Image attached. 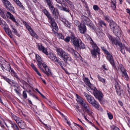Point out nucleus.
<instances>
[{
  "label": "nucleus",
  "instance_id": "f257e3e1",
  "mask_svg": "<svg viewBox=\"0 0 130 130\" xmlns=\"http://www.w3.org/2000/svg\"><path fill=\"white\" fill-rule=\"evenodd\" d=\"M108 37L109 40L111 41L113 43L116 45H118L121 47V51L123 54L125 53V49L130 53V48L127 44H124L123 46L122 43L116 39L113 38L111 36H109Z\"/></svg>",
  "mask_w": 130,
  "mask_h": 130
},
{
  "label": "nucleus",
  "instance_id": "f03ea898",
  "mask_svg": "<svg viewBox=\"0 0 130 130\" xmlns=\"http://www.w3.org/2000/svg\"><path fill=\"white\" fill-rule=\"evenodd\" d=\"M110 28L113 31V32L117 36L119 37L121 36V31L118 26L113 21L110 22Z\"/></svg>",
  "mask_w": 130,
  "mask_h": 130
},
{
  "label": "nucleus",
  "instance_id": "7ed1b4c3",
  "mask_svg": "<svg viewBox=\"0 0 130 130\" xmlns=\"http://www.w3.org/2000/svg\"><path fill=\"white\" fill-rule=\"evenodd\" d=\"M81 107L83 111L87 113L89 115L91 116L93 113L91 110L89 104L87 102L84 101L80 104Z\"/></svg>",
  "mask_w": 130,
  "mask_h": 130
},
{
  "label": "nucleus",
  "instance_id": "20e7f679",
  "mask_svg": "<svg viewBox=\"0 0 130 130\" xmlns=\"http://www.w3.org/2000/svg\"><path fill=\"white\" fill-rule=\"evenodd\" d=\"M2 1L5 6L8 10L12 12H14V8L9 1L7 0H2Z\"/></svg>",
  "mask_w": 130,
  "mask_h": 130
},
{
  "label": "nucleus",
  "instance_id": "39448f33",
  "mask_svg": "<svg viewBox=\"0 0 130 130\" xmlns=\"http://www.w3.org/2000/svg\"><path fill=\"white\" fill-rule=\"evenodd\" d=\"M71 42L73 44L75 47L78 46V44L80 41V39H78L73 35H72L70 37Z\"/></svg>",
  "mask_w": 130,
  "mask_h": 130
},
{
  "label": "nucleus",
  "instance_id": "423d86ee",
  "mask_svg": "<svg viewBox=\"0 0 130 130\" xmlns=\"http://www.w3.org/2000/svg\"><path fill=\"white\" fill-rule=\"evenodd\" d=\"M23 23L25 25L26 28L30 32L31 35L36 38H38V36L34 32L33 30L30 27V26L27 24L26 22L23 21Z\"/></svg>",
  "mask_w": 130,
  "mask_h": 130
},
{
  "label": "nucleus",
  "instance_id": "0eeeda50",
  "mask_svg": "<svg viewBox=\"0 0 130 130\" xmlns=\"http://www.w3.org/2000/svg\"><path fill=\"white\" fill-rule=\"evenodd\" d=\"M84 94L86 98V99L88 102L91 104L95 100L94 98L92 97L90 95L88 94L86 92H84Z\"/></svg>",
  "mask_w": 130,
  "mask_h": 130
},
{
  "label": "nucleus",
  "instance_id": "6e6552de",
  "mask_svg": "<svg viewBox=\"0 0 130 130\" xmlns=\"http://www.w3.org/2000/svg\"><path fill=\"white\" fill-rule=\"evenodd\" d=\"M62 58L66 63H67L68 61H70L71 60L70 55L66 53Z\"/></svg>",
  "mask_w": 130,
  "mask_h": 130
},
{
  "label": "nucleus",
  "instance_id": "1a4fd4ad",
  "mask_svg": "<svg viewBox=\"0 0 130 130\" xmlns=\"http://www.w3.org/2000/svg\"><path fill=\"white\" fill-rule=\"evenodd\" d=\"M94 95L100 102L103 97L102 93L100 91H97L94 94Z\"/></svg>",
  "mask_w": 130,
  "mask_h": 130
},
{
  "label": "nucleus",
  "instance_id": "9d476101",
  "mask_svg": "<svg viewBox=\"0 0 130 130\" xmlns=\"http://www.w3.org/2000/svg\"><path fill=\"white\" fill-rule=\"evenodd\" d=\"M85 82L87 85L91 90H95V89H96L95 87H93V86L91 84L89 79L87 78H85Z\"/></svg>",
  "mask_w": 130,
  "mask_h": 130
},
{
  "label": "nucleus",
  "instance_id": "9b49d317",
  "mask_svg": "<svg viewBox=\"0 0 130 130\" xmlns=\"http://www.w3.org/2000/svg\"><path fill=\"white\" fill-rule=\"evenodd\" d=\"M80 32L82 34H84L86 31V26L82 24H80L78 26Z\"/></svg>",
  "mask_w": 130,
  "mask_h": 130
},
{
  "label": "nucleus",
  "instance_id": "f8f14e48",
  "mask_svg": "<svg viewBox=\"0 0 130 130\" xmlns=\"http://www.w3.org/2000/svg\"><path fill=\"white\" fill-rule=\"evenodd\" d=\"M50 20V22L51 23V25L53 28L56 30H58V28L57 27V25L55 22L54 20L52 18L49 19Z\"/></svg>",
  "mask_w": 130,
  "mask_h": 130
},
{
  "label": "nucleus",
  "instance_id": "ddd939ff",
  "mask_svg": "<svg viewBox=\"0 0 130 130\" xmlns=\"http://www.w3.org/2000/svg\"><path fill=\"white\" fill-rule=\"evenodd\" d=\"M57 52L58 55L61 58L63 57L64 55L66 53V52L61 48L58 49L57 50Z\"/></svg>",
  "mask_w": 130,
  "mask_h": 130
},
{
  "label": "nucleus",
  "instance_id": "4468645a",
  "mask_svg": "<svg viewBox=\"0 0 130 130\" xmlns=\"http://www.w3.org/2000/svg\"><path fill=\"white\" fill-rule=\"evenodd\" d=\"M56 6L60 10H63L66 12L70 13V10L69 9L66 7H63L62 5L59 6L58 4H57Z\"/></svg>",
  "mask_w": 130,
  "mask_h": 130
},
{
  "label": "nucleus",
  "instance_id": "2eb2a0df",
  "mask_svg": "<svg viewBox=\"0 0 130 130\" xmlns=\"http://www.w3.org/2000/svg\"><path fill=\"white\" fill-rule=\"evenodd\" d=\"M91 41L90 43L91 44L92 47L93 48V49H94V50H96V51L98 52V53L99 54H100V53L99 52V49L96 46V44L94 43L92 39H91Z\"/></svg>",
  "mask_w": 130,
  "mask_h": 130
},
{
  "label": "nucleus",
  "instance_id": "dca6fc26",
  "mask_svg": "<svg viewBox=\"0 0 130 130\" xmlns=\"http://www.w3.org/2000/svg\"><path fill=\"white\" fill-rule=\"evenodd\" d=\"M6 15L8 18H9L11 20L17 23L14 17L10 12H7L6 14Z\"/></svg>",
  "mask_w": 130,
  "mask_h": 130
},
{
  "label": "nucleus",
  "instance_id": "f3484780",
  "mask_svg": "<svg viewBox=\"0 0 130 130\" xmlns=\"http://www.w3.org/2000/svg\"><path fill=\"white\" fill-rule=\"evenodd\" d=\"M6 15L8 18H9L11 20L17 23L14 17L10 12H7L6 14Z\"/></svg>",
  "mask_w": 130,
  "mask_h": 130
},
{
  "label": "nucleus",
  "instance_id": "a211bd4d",
  "mask_svg": "<svg viewBox=\"0 0 130 130\" xmlns=\"http://www.w3.org/2000/svg\"><path fill=\"white\" fill-rule=\"evenodd\" d=\"M107 58L111 64L113 65L114 64V62L112 56L110 54H108L107 56Z\"/></svg>",
  "mask_w": 130,
  "mask_h": 130
},
{
  "label": "nucleus",
  "instance_id": "6ab92c4d",
  "mask_svg": "<svg viewBox=\"0 0 130 130\" xmlns=\"http://www.w3.org/2000/svg\"><path fill=\"white\" fill-rule=\"evenodd\" d=\"M13 0L14 2L17 4V5L19 6L21 8L23 9V10H24V7L19 0Z\"/></svg>",
  "mask_w": 130,
  "mask_h": 130
},
{
  "label": "nucleus",
  "instance_id": "aec40b11",
  "mask_svg": "<svg viewBox=\"0 0 130 130\" xmlns=\"http://www.w3.org/2000/svg\"><path fill=\"white\" fill-rule=\"evenodd\" d=\"M45 69L46 72L42 69H41V70H42L44 73L47 76H48L49 75L50 73L51 74V71L47 67H46L45 68Z\"/></svg>",
  "mask_w": 130,
  "mask_h": 130
},
{
  "label": "nucleus",
  "instance_id": "412c9836",
  "mask_svg": "<svg viewBox=\"0 0 130 130\" xmlns=\"http://www.w3.org/2000/svg\"><path fill=\"white\" fill-rule=\"evenodd\" d=\"M115 87L116 90V92L117 93L120 91V86L118 82L115 81Z\"/></svg>",
  "mask_w": 130,
  "mask_h": 130
},
{
  "label": "nucleus",
  "instance_id": "4be33fe9",
  "mask_svg": "<svg viewBox=\"0 0 130 130\" xmlns=\"http://www.w3.org/2000/svg\"><path fill=\"white\" fill-rule=\"evenodd\" d=\"M76 95L77 98L76 99L77 101L80 104L84 101L83 100V99L77 94H76Z\"/></svg>",
  "mask_w": 130,
  "mask_h": 130
},
{
  "label": "nucleus",
  "instance_id": "5701e85b",
  "mask_svg": "<svg viewBox=\"0 0 130 130\" xmlns=\"http://www.w3.org/2000/svg\"><path fill=\"white\" fill-rule=\"evenodd\" d=\"M19 122H18L17 123L19 127L22 129H24L25 127V123L24 122L21 120V121H20Z\"/></svg>",
  "mask_w": 130,
  "mask_h": 130
},
{
  "label": "nucleus",
  "instance_id": "b1692460",
  "mask_svg": "<svg viewBox=\"0 0 130 130\" xmlns=\"http://www.w3.org/2000/svg\"><path fill=\"white\" fill-rule=\"evenodd\" d=\"M5 125L8 127H10L9 129H10L11 128V127L13 128H14L15 129H16V128H17L18 127L17 125L15 124L14 123L13 124L11 125H10V124H9L8 125L6 123Z\"/></svg>",
  "mask_w": 130,
  "mask_h": 130
},
{
  "label": "nucleus",
  "instance_id": "393cba45",
  "mask_svg": "<svg viewBox=\"0 0 130 130\" xmlns=\"http://www.w3.org/2000/svg\"><path fill=\"white\" fill-rule=\"evenodd\" d=\"M91 104H92L93 106L96 108H99L100 106L99 104L95 100L94 101L92 102Z\"/></svg>",
  "mask_w": 130,
  "mask_h": 130
},
{
  "label": "nucleus",
  "instance_id": "a878e982",
  "mask_svg": "<svg viewBox=\"0 0 130 130\" xmlns=\"http://www.w3.org/2000/svg\"><path fill=\"white\" fill-rule=\"evenodd\" d=\"M12 116L13 118H14V119L16 121L17 123L18 122H20V121H21V119L15 115L13 114H12Z\"/></svg>",
  "mask_w": 130,
  "mask_h": 130
},
{
  "label": "nucleus",
  "instance_id": "bb28decb",
  "mask_svg": "<svg viewBox=\"0 0 130 130\" xmlns=\"http://www.w3.org/2000/svg\"><path fill=\"white\" fill-rule=\"evenodd\" d=\"M78 46H77V47L79 48L80 49H84L85 48V45L84 43H82V41L80 40L79 43L78 44Z\"/></svg>",
  "mask_w": 130,
  "mask_h": 130
},
{
  "label": "nucleus",
  "instance_id": "cd10ccee",
  "mask_svg": "<svg viewBox=\"0 0 130 130\" xmlns=\"http://www.w3.org/2000/svg\"><path fill=\"white\" fill-rule=\"evenodd\" d=\"M43 12L46 15L49 20L52 18L47 11L46 9L43 10Z\"/></svg>",
  "mask_w": 130,
  "mask_h": 130
},
{
  "label": "nucleus",
  "instance_id": "c85d7f7f",
  "mask_svg": "<svg viewBox=\"0 0 130 130\" xmlns=\"http://www.w3.org/2000/svg\"><path fill=\"white\" fill-rule=\"evenodd\" d=\"M31 66L32 67V68L36 72L37 74L39 76H41V75L40 73L38 71L37 69L35 67L34 64L32 63H31Z\"/></svg>",
  "mask_w": 130,
  "mask_h": 130
},
{
  "label": "nucleus",
  "instance_id": "c756f323",
  "mask_svg": "<svg viewBox=\"0 0 130 130\" xmlns=\"http://www.w3.org/2000/svg\"><path fill=\"white\" fill-rule=\"evenodd\" d=\"M11 26L12 27L13 30H12V31L14 32L16 35L18 36V34L17 32V31L16 29L15 28L14 26L13 25H11Z\"/></svg>",
  "mask_w": 130,
  "mask_h": 130
},
{
  "label": "nucleus",
  "instance_id": "7c9ffc66",
  "mask_svg": "<svg viewBox=\"0 0 130 130\" xmlns=\"http://www.w3.org/2000/svg\"><path fill=\"white\" fill-rule=\"evenodd\" d=\"M119 67L121 71L122 72L123 74L126 72L125 70L122 65L121 64H120Z\"/></svg>",
  "mask_w": 130,
  "mask_h": 130
},
{
  "label": "nucleus",
  "instance_id": "2f4dec72",
  "mask_svg": "<svg viewBox=\"0 0 130 130\" xmlns=\"http://www.w3.org/2000/svg\"><path fill=\"white\" fill-rule=\"evenodd\" d=\"M36 59L37 60V61L38 62L39 64L40 65H41L42 64V62L41 61V59L40 57L39 56H37L36 55Z\"/></svg>",
  "mask_w": 130,
  "mask_h": 130
},
{
  "label": "nucleus",
  "instance_id": "473e14b6",
  "mask_svg": "<svg viewBox=\"0 0 130 130\" xmlns=\"http://www.w3.org/2000/svg\"><path fill=\"white\" fill-rule=\"evenodd\" d=\"M97 77L99 81L103 83H105V80L100 76L99 75H98Z\"/></svg>",
  "mask_w": 130,
  "mask_h": 130
},
{
  "label": "nucleus",
  "instance_id": "72a5a7b5",
  "mask_svg": "<svg viewBox=\"0 0 130 130\" xmlns=\"http://www.w3.org/2000/svg\"><path fill=\"white\" fill-rule=\"evenodd\" d=\"M38 46L39 50L42 51L45 48L41 44L38 45Z\"/></svg>",
  "mask_w": 130,
  "mask_h": 130
},
{
  "label": "nucleus",
  "instance_id": "f704fd0d",
  "mask_svg": "<svg viewBox=\"0 0 130 130\" xmlns=\"http://www.w3.org/2000/svg\"><path fill=\"white\" fill-rule=\"evenodd\" d=\"M96 53L98 52L96 51V50H94L93 49L91 51V53L94 56H96Z\"/></svg>",
  "mask_w": 130,
  "mask_h": 130
},
{
  "label": "nucleus",
  "instance_id": "c9c22d12",
  "mask_svg": "<svg viewBox=\"0 0 130 130\" xmlns=\"http://www.w3.org/2000/svg\"><path fill=\"white\" fill-rule=\"evenodd\" d=\"M51 10L52 11V14H53L54 15L56 16V11L55 9L53 7H51V8H50Z\"/></svg>",
  "mask_w": 130,
  "mask_h": 130
},
{
  "label": "nucleus",
  "instance_id": "e433bc0d",
  "mask_svg": "<svg viewBox=\"0 0 130 130\" xmlns=\"http://www.w3.org/2000/svg\"><path fill=\"white\" fill-rule=\"evenodd\" d=\"M115 2H113L112 0H111V6L113 9H115L116 8L115 5Z\"/></svg>",
  "mask_w": 130,
  "mask_h": 130
},
{
  "label": "nucleus",
  "instance_id": "4c0bfd02",
  "mask_svg": "<svg viewBox=\"0 0 130 130\" xmlns=\"http://www.w3.org/2000/svg\"><path fill=\"white\" fill-rule=\"evenodd\" d=\"M57 34H58V37L59 38L62 39H64V37L62 34L59 33H57Z\"/></svg>",
  "mask_w": 130,
  "mask_h": 130
},
{
  "label": "nucleus",
  "instance_id": "58836bf2",
  "mask_svg": "<svg viewBox=\"0 0 130 130\" xmlns=\"http://www.w3.org/2000/svg\"><path fill=\"white\" fill-rule=\"evenodd\" d=\"M70 37L69 36H67L64 39V41L67 43H68L70 41Z\"/></svg>",
  "mask_w": 130,
  "mask_h": 130
},
{
  "label": "nucleus",
  "instance_id": "ea45409f",
  "mask_svg": "<svg viewBox=\"0 0 130 130\" xmlns=\"http://www.w3.org/2000/svg\"><path fill=\"white\" fill-rule=\"evenodd\" d=\"M51 60L53 61L56 62H58V60L57 59V58L54 55Z\"/></svg>",
  "mask_w": 130,
  "mask_h": 130
},
{
  "label": "nucleus",
  "instance_id": "a19ab883",
  "mask_svg": "<svg viewBox=\"0 0 130 130\" xmlns=\"http://www.w3.org/2000/svg\"><path fill=\"white\" fill-rule=\"evenodd\" d=\"M47 5H48L49 6L50 8H51V7H53V6L52 5V2L50 0L49 1H48V2H47Z\"/></svg>",
  "mask_w": 130,
  "mask_h": 130
},
{
  "label": "nucleus",
  "instance_id": "79ce46f5",
  "mask_svg": "<svg viewBox=\"0 0 130 130\" xmlns=\"http://www.w3.org/2000/svg\"><path fill=\"white\" fill-rule=\"evenodd\" d=\"M71 127L73 130H78L79 129V128L75 125L72 126Z\"/></svg>",
  "mask_w": 130,
  "mask_h": 130
},
{
  "label": "nucleus",
  "instance_id": "37998d69",
  "mask_svg": "<svg viewBox=\"0 0 130 130\" xmlns=\"http://www.w3.org/2000/svg\"><path fill=\"white\" fill-rule=\"evenodd\" d=\"M107 114L109 119H112L113 118L112 115L109 112L107 113Z\"/></svg>",
  "mask_w": 130,
  "mask_h": 130
},
{
  "label": "nucleus",
  "instance_id": "c03bdc74",
  "mask_svg": "<svg viewBox=\"0 0 130 130\" xmlns=\"http://www.w3.org/2000/svg\"><path fill=\"white\" fill-rule=\"evenodd\" d=\"M48 57L51 60L54 55L52 53H50L49 54H48Z\"/></svg>",
  "mask_w": 130,
  "mask_h": 130
},
{
  "label": "nucleus",
  "instance_id": "a18cd8bd",
  "mask_svg": "<svg viewBox=\"0 0 130 130\" xmlns=\"http://www.w3.org/2000/svg\"><path fill=\"white\" fill-rule=\"evenodd\" d=\"M23 96L24 98L26 99L27 97V93L25 91H24L23 93Z\"/></svg>",
  "mask_w": 130,
  "mask_h": 130
},
{
  "label": "nucleus",
  "instance_id": "49530a36",
  "mask_svg": "<svg viewBox=\"0 0 130 130\" xmlns=\"http://www.w3.org/2000/svg\"><path fill=\"white\" fill-rule=\"evenodd\" d=\"M42 52L45 54L46 55H48V53L47 52V49L46 48H45Z\"/></svg>",
  "mask_w": 130,
  "mask_h": 130
},
{
  "label": "nucleus",
  "instance_id": "de8ad7c7",
  "mask_svg": "<svg viewBox=\"0 0 130 130\" xmlns=\"http://www.w3.org/2000/svg\"><path fill=\"white\" fill-rule=\"evenodd\" d=\"M123 76L124 77L126 78V79L127 80H128V77L127 75V74L126 72L125 73H123Z\"/></svg>",
  "mask_w": 130,
  "mask_h": 130
},
{
  "label": "nucleus",
  "instance_id": "09e8293b",
  "mask_svg": "<svg viewBox=\"0 0 130 130\" xmlns=\"http://www.w3.org/2000/svg\"><path fill=\"white\" fill-rule=\"evenodd\" d=\"M93 8L94 10L96 11L99 9V7L97 5H94L93 6Z\"/></svg>",
  "mask_w": 130,
  "mask_h": 130
},
{
  "label": "nucleus",
  "instance_id": "8fccbe9b",
  "mask_svg": "<svg viewBox=\"0 0 130 130\" xmlns=\"http://www.w3.org/2000/svg\"><path fill=\"white\" fill-rule=\"evenodd\" d=\"M85 112H84L83 113H82V116L84 117L85 118V119L86 120H87V121H89L86 118V117L85 116Z\"/></svg>",
  "mask_w": 130,
  "mask_h": 130
},
{
  "label": "nucleus",
  "instance_id": "3c124183",
  "mask_svg": "<svg viewBox=\"0 0 130 130\" xmlns=\"http://www.w3.org/2000/svg\"><path fill=\"white\" fill-rule=\"evenodd\" d=\"M99 23L101 25H103L105 26H106V24L103 21L101 20L100 21H99Z\"/></svg>",
  "mask_w": 130,
  "mask_h": 130
},
{
  "label": "nucleus",
  "instance_id": "603ef678",
  "mask_svg": "<svg viewBox=\"0 0 130 130\" xmlns=\"http://www.w3.org/2000/svg\"><path fill=\"white\" fill-rule=\"evenodd\" d=\"M4 79L9 84H10V82H11L10 79L6 77H4Z\"/></svg>",
  "mask_w": 130,
  "mask_h": 130
},
{
  "label": "nucleus",
  "instance_id": "864d4df0",
  "mask_svg": "<svg viewBox=\"0 0 130 130\" xmlns=\"http://www.w3.org/2000/svg\"><path fill=\"white\" fill-rule=\"evenodd\" d=\"M79 113V114L80 115L81 114L82 115V113H83L84 111L82 110L81 109H78V111L77 112Z\"/></svg>",
  "mask_w": 130,
  "mask_h": 130
},
{
  "label": "nucleus",
  "instance_id": "5fc2aeb1",
  "mask_svg": "<svg viewBox=\"0 0 130 130\" xmlns=\"http://www.w3.org/2000/svg\"><path fill=\"white\" fill-rule=\"evenodd\" d=\"M65 1L70 5H71V6H73L72 2L70 1L69 0H65Z\"/></svg>",
  "mask_w": 130,
  "mask_h": 130
},
{
  "label": "nucleus",
  "instance_id": "6e6d98bb",
  "mask_svg": "<svg viewBox=\"0 0 130 130\" xmlns=\"http://www.w3.org/2000/svg\"><path fill=\"white\" fill-rule=\"evenodd\" d=\"M65 25L69 28H70V25L69 23L68 22H67V23H65Z\"/></svg>",
  "mask_w": 130,
  "mask_h": 130
},
{
  "label": "nucleus",
  "instance_id": "4d7b16f0",
  "mask_svg": "<svg viewBox=\"0 0 130 130\" xmlns=\"http://www.w3.org/2000/svg\"><path fill=\"white\" fill-rule=\"evenodd\" d=\"M127 87L128 89L127 90V91H128V94H129V96H130V87H129L128 84L127 85Z\"/></svg>",
  "mask_w": 130,
  "mask_h": 130
},
{
  "label": "nucleus",
  "instance_id": "13d9d810",
  "mask_svg": "<svg viewBox=\"0 0 130 130\" xmlns=\"http://www.w3.org/2000/svg\"><path fill=\"white\" fill-rule=\"evenodd\" d=\"M85 19H84V24H88V23L87 22V20H88V18L86 17H85Z\"/></svg>",
  "mask_w": 130,
  "mask_h": 130
},
{
  "label": "nucleus",
  "instance_id": "bf43d9fd",
  "mask_svg": "<svg viewBox=\"0 0 130 130\" xmlns=\"http://www.w3.org/2000/svg\"><path fill=\"white\" fill-rule=\"evenodd\" d=\"M7 34L9 35V36L10 37V38H12V35L11 31L9 32V33H8Z\"/></svg>",
  "mask_w": 130,
  "mask_h": 130
},
{
  "label": "nucleus",
  "instance_id": "052dcab7",
  "mask_svg": "<svg viewBox=\"0 0 130 130\" xmlns=\"http://www.w3.org/2000/svg\"><path fill=\"white\" fill-rule=\"evenodd\" d=\"M9 28L8 27L7 25H5V27H4V29L5 31L7 30Z\"/></svg>",
  "mask_w": 130,
  "mask_h": 130
},
{
  "label": "nucleus",
  "instance_id": "680f3d73",
  "mask_svg": "<svg viewBox=\"0 0 130 130\" xmlns=\"http://www.w3.org/2000/svg\"><path fill=\"white\" fill-rule=\"evenodd\" d=\"M112 130H120L117 127L115 126L113 128Z\"/></svg>",
  "mask_w": 130,
  "mask_h": 130
},
{
  "label": "nucleus",
  "instance_id": "e2e57ef3",
  "mask_svg": "<svg viewBox=\"0 0 130 130\" xmlns=\"http://www.w3.org/2000/svg\"><path fill=\"white\" fill-rule=\"evenodd\" d=\"M71 50L72 51H73V52L74 54L75 55H76V54L77 53V52L76 51H74L73 49H71Z\"/></svg>",
  "mask_w": 130,
  "mask_h": 130
},
{
  "label": "nucleus",
  "instance_id": "0e129e2a",
  "mask_svg": "<svg viewBox=\"0 0 130 130\" xmlns=\"http://www.w3.org/2000/svg\"><path fill=\"white\" fill-rule=\"evenodd\" d=\"M104 52L107 55V56L108 54H110L109 52L106 50H105V51Z\"/></svg>",
  "mask_w": 130,
  "mask_h": 130
},
{
  "label": "nucleus",
  "instance_id": "69168bd1",
  "mask_svg": "<svg viewBox=\"0 0 130 130\" xmlns=\"http://www.w3.org/2000/svg\"><path fill=\"white\" fill-rule=\"evenodd\" d=\"M76 124L79 127H80V128L82 130H84L83 127L82 126H81L80 125H78V124Z\"/></svg>",
  "mask_w": 130,
  "mask_h": 130
},
{
  "label": "nucleus",
  "instance_id": "338daca9",
  "mask_svg": "<svg viewBox=\"0 0 130 130\" xmlns=\"http://www.w3.org/2000/svg\"><path fill=\"white\" fill-rule=\"evenodd\" d=\"M75 108L77 110V112L78 111V109H79V107L78 105H76V106H75Z\"/></svg>",
  "mask_w": 130,
  "mask_h": 130
},
{
  "label": "nucleus",
  "instance_id": "774afa93",
  "mask_svg": "<svg viewBox=\"0 0 130 130\" xmlns=\"http://www.w3.org/2000/svg\"><path fill=\"white\" fill-rule=\"evenodd\" d=\"M103 68L105 70H107L108 69V68L107 67L106 68V66L104 64L103 66Z\"/></svg>",
  "mask_w": 130,
  "mask_h": 130
}]
</instances>
